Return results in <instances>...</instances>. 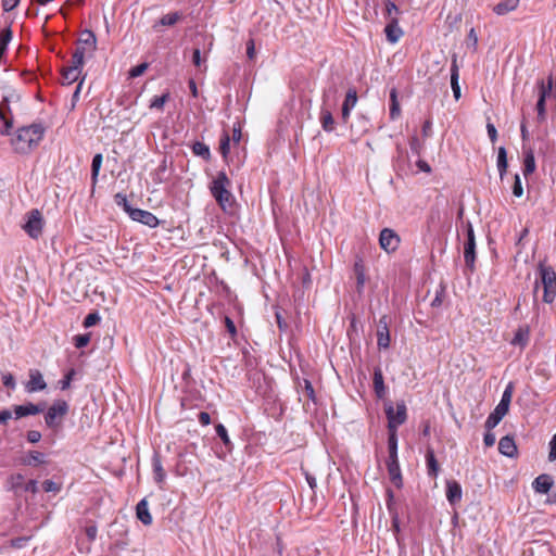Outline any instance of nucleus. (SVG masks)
Segmentation results:
<instances>
[{"label":"nucleus","mask_w":556,"mask_h":556,"mask_svg":"<svg viewBox=\"0 0 556 556\" xmlns=\"http://www.w3.org/2000/svg\"><path fill=\"white\" fill-rule=\"evenodd\" d=\"M45 127L41 124H31L17 129L15 136L11 139V144L15 152L27 153L42 140Z\"/></svg>","instance_id":"1"},{"label":"nucleus","mask_w":556,"mask_h":556,"mask_svg":"<svg viewBox=\"0 0 556 556\" xmlns=\"http://www.w3.org/2000/svg\"><path fill=\"white\" fill-rule=\"evenodd\" d=\"M229 187L230 180L225 172H218L210 186L212 195L224 211L233 204V197Z\"/></svg>","instance_id":"2"},{"label":"nucleus","mask_w":556,"mask_h":556,"mask_svg":"<svg viewBox=\"0 0 556 556\" xmlns=\"http://www.w3.org/2000/svg\"><path fill=\"white\" fill-rule=\"evenodd\" d=\"M541 285L543 286V302L551 304L556 298V273L553 267L539 264Z\"/></svg>","instance_id":"3"},{"label":"nucleus","mask_w":556,"mask_h":556,"mask_svg":"<svg viewBox=\"0 0 556 556\" xmlns=\"http://www.w3.org/2000/svg\"><path fill=\"white\" fill-rule=\"evenodd\" d=\"M70 406L66 401L58 400L48 408L45 415V422L48 428L56 431L61 428L64 417L67 415Z\"/></svg>","instance_id":"4"},{"label":"nucleus","mask_w":556,"mask_h":556,"mask_svg":"<svg viewBox=\"0 0 556 556\" xmlns=\"http://www.w3.org/2000/svg\"><path fill=\"white\" fill-rule=\"evenodd\" d=\"M384 412L388 419L389 432H397L399 426L403 425L407 419V408L405 402H396L395 408L392 404H387Z\"/></svg>","instance_id":"5"},{"label":"nucleus","mask_w":556,"mask_h":556,"mask_svg":"<svg viewBox=\"0 0 556 556\" xmlns=\"http://www.w3.org/2000/svg\"><path fill=\"white\" fill-rule=\"evenodd\" d=\"M43 218L39 210L34 208L27 213V220L23 226L25 232L33 239H38L42 233Z\"/></svg>","instance_id":"6"},{"label":"nucleus","mask_w":556,"mask_h":556,"mask_svg":"<svg viewBox=\"0 0 556 556\" xmlns=\"http://www.w3.org/2000/svg\"><path fill=\"white\" fill-rule=\"evenodd\" d=\"M467 240L464 244V260L465 264L471 270L475 269L476 262V237L471 223H467Z\"/></svg>","instance_id":"7"},{"label":"nucleus","mask_w":556,"mask_h":556,"mask_svg":"<svg viewBox=\"0 0 556 556\" xmlns=\"http://www.w3.org/2000/svg\"><path fill=\"white\" fill-rule=\"evenodd\" d=\"M401 239L400 236L391 228H383L379 235V244L387 253L397 250Z\"/></svg>","instance_id":"8"},{"label":"nucleus","mask_w":556,"mask_h":556,"mask_svg":"<svg viewBox=\"0 0 556 556\" xmlns=\"http://www.w3.org/2000/svg\"><path fill=\"white\" fill-rule=\"evenodd\" d=\"M28 376L29 380L25 383V390L28 393L39 392L47 388L43 376L38 369H29Z\"/></svg>","instance_id":"9"},{"label":"nucleus","mask_w":556,"mask_h":556,"mask_svg":"<svg viewBox=\"0 0 556 556\" xmlns=\"http://www.w3.org/2000/svg\"><path fill=\"white\" fill-rule=\"evenodd\" d=\"M129 217L135 222L149 226L150 228H155L160 223L153 213L141 208L131 210L129 212Z\"/></svg>","instance_id":"10"},{"label":"nucleus","mask_w":556,"mask_h":556,"mask_svg":"<svg viewBox=\"0 0 556 556\" xmlns=\"http://www.w3.org/2000/svg\"><path fill=\"white\" fill-rule=\"evenodd\" d=\"M390 331L387 316L379 319L377 331V344L379 349H388L390 346Z\"/></svg>","instance_id":"11"},{"label":"nucleus","mask_w":556,"mask_h":556,"mask_svg":"<svg viewBox=\"0 0 556 556\" xmlns=\"http://www.w3.org/2000/svg\"><path fill=\"white\" fill-rule=\"evenodd\" d=\"M45 406H46L45 403H39V404L27 403L24 405H16V406H14L15 418L18 419V418L26 417L29 415H37L39 413H42L45 410Z\"/></svg>","instance_id":"12"},{"label":"nucleus","mask_w":556,"mask_h":556,"mask_svg":"<svg viewBox=\"0 0 556 556\" xmlns=\"http://www.w3.org/2000/svg\"><path fill=\"white\" fill-rule=\"evenodd\" d=\"M509 408L497 404L494 410L489 415V417L485 420L484 427L486 430H492L495 428L501 420L505 417V415L508 413Z\"/></svg>","instance_id":"13"},{"label":"nucleus","mask_w":556,"mask_h":556,"mask_svg":"<svg viewBox=\"0 0 556 556\" xmlns=\"http://www.w3.org/2000/svg\"><path fill=\"white\" fill-rule=\"evenodd\" d=\"M498 451L504 456H507L509 458H514L517 456L518 450L517 445L515 443V440L510 435H505L501 438L498 442Z\"/></svg>","instance_id":"14"},{"label":"nucleus","mask_w":556,"mask_h":556,"mask_svg":"<svg viewBox=\"0 0 556 556\" xmlns=\"http://www.w3.org/2000/svg\"><path fill=\"white\" fill-rule=\"evenodd\" d=\"M384 33L389 42L396 43L404 35V31L399 26V18H392L391 22H388Z\"/></svg>","instance_id":"15"},{"label":"nucleus","mask_w":556,"mask_h":556,"mask_svg":"<svg viewBox=\"0 0 556 556\" xmlns=\"http://www.w3.org/2000/svg\"><path fill=\"white\" fill-rule=\"evenodd\" d=\"M339 89L334 80H331L323 92V106L331 108L337 104Z\"/></svg>","instance_id":"16"},{"label":"nucleus","mask_w":556,"mask_h":556,"mask_svg":"<svg viewBox=\"0 0 556 556\" xmlns=\"http://www.w3.org/2000/svg\"><path fill=\"white\" fill-rule=\"evenodd\" d=\"M353 271L356 278V290L358 293H362L366 282V269L364 262L361 257H356L353 266Z\"/></svg>","instance_id":"17"},{"label":"nucleus","mask_w":556,"mask_h":556,"mask_svg":"<svg viewBox=\"0 0 556 556\" xmlns=\"http://www.w3.org/2000/svg\"><path fill=\"white\" fill-rule=\"evenodd\" d=\"M554 481L551 476L543 473L536 477L532 483L536 493L546 494L552 489Z\"/></svg>","instance_id":"18"},{"label":"nucleus","mask_w":556,"mask_h":556,"mask_svg":"<svg viewBox=\"0 0 556 556\" xmlns=\"http://www.w3.org/2000/svg\"><path fill=\"white\" fill-rule=\"evenodd\" d=\"M462 495L463 492L460 484L455 480H448L446 482V498L450 504L453 505L460 502Z\"/></svg>","instance_id":"19"},{"label":"nucleus","mask_w":556,"mask_h":556,"mask_svg":"<svg viewBox=\"0 0 556 556\" xmlns=\"http://www.w3.org/2000/svg\"><path fill=\"white\" fill-rule=\"evenodd\" d=\"M459 67L457 65V58L456 55L452 59V65H451V86L453 90L454 98L458 100L460 98V87H459Z\"/></svg>","instance_id":"20"},{"label":"nucleus","mask_w":556,"mask_h":556,"mask_svg":"<svg viewBox=\"0 0 556 556\" xmlns=\"http://www.w3.org/2000/svg\"><path fill=\"white\" fill-rule=\"evenodd\" d=\"M387 468L389 472L390 480L396 488H401L402 482V475L400 469L399 459L393 460H387Z\"/></svg>","instance_id":"21"},{"label":"nucleus","mask_w":556,"mask_h":556,"mask_svg":"<svg viewBox=\"0 0 556 556\" xmlns=\"http://www.w3.org/2000/svg\"><path fill=\"white\" fill-rule=\"evenodd\" d=\"M137 518L144 525L150 526L153 521L149 511L147 498H142L136 506Z\"/></svg>","instance_id":"22"},{"label":"nucleus","mask_w":556,"mask_h":556,"mask_svg":"<svg viewBox=\"0 0 556 556\" xmlns=\"http://www.w3.org/2000/svg\"><path fill=\"white\" fill-rule=\"evenodd\" d=\"M77 45L86 47L89 52H93L97 49V37L93 31L91 30H84L81 33L80 38L78 39Z\"/></svg>","instance_id":"23"},{"label":"nucleus","mask_w":556,"mask_h":556,"mask_svg":"<svg viewBox=\"0 0 556 556\" xmlns=\"http://www.w3.org/2000/svg\"><path fill=\"white\" fill-rule=\"evenodd\" d=\"M320 124L325 131L331 132L334 129V119L330 108L321 106L320 110Z\"/></svg>","instance_id":"24"},{"label":"nucleus","mask_w":556,"mask_h":556,"mask_svg":"<svg viewBox=\"0 0 556 556\" xmlns=\"http://www.w3.org/2000/svg\"><path fill=\"white\" fill-rule=\"evenodd\" d=\"M374 390L379 399L386 395V386L383 375L380 368H375L374 371Z\"/></svg>","instance_id":"25"},{"label":"nucleus","mask_w":556,"mask_h":556,"mask_svg":"<svg viewBox=\"0 0 556 556\" xmlns=\"http://www.w3.org/2000/svg\"><path fill=\"white\" fill-rule=\"evenodd\" d=\"M520 0H504L500 3H497L493 11L497 15H505L514 10L517 9Z\"/></svg>","instance_id":"26"},{"label":"nucleus","mask_w":556,"mask_h":556,"mask_svg":"<svg viewBox=\"0 0 556 556\" xmlns=\"http://www.w3.org/2000/svg\"><path fill=\"white\" fill-rule=\"evenodd\" d=\"M426 463H427L428 475L430 477L435 478L439 473L440 468H439V464L435 459L434 452L430 447L427 450V453H426Z\"/></svg>","instance_id":"27"},{"label":"nucleus","mask_w":556,"mask_h":556,"mask_svg":"<svg viewBox=\"0 0 556 556\" xmlns=\"http://www.w3.org/2000/svg\"><path fill=\"white\" fill-rule=\"evenodd\" d=\"M152 466H153L155 482L159 484L163 483L166 478V473L162 466L161 458L157 454H154V456L152 458Z\"/></svg>","instance_id":"28"},{"label":"nucleus","mask_w":556,"mask_h":556,"mask_svg":"<svg viewBox=\"0 0 556 556\" xmlns=\"http://www.w3.org/2000/svg\"><path fill=\"white\" fill-rule=\"evenodd\" d=\"M401 114L400 103L397 100V90L392 88L390 91V117L396 119Z\"/></svg>","instance_id":"29"},{"label":"nucleus","mask_w":556,"mask_h":556,"mask_svg":"<svg viewBox=\"0 0 556 556\" xmlns=\"http://www.w3.org/2000/svg\"><path fill=\"white\" fill-rule=\"evenodd\" d=\"M103 155L101 153L94 154L91 163V184L94 187L98 182V176L101 169Z\"/></svg>","instance_id":"30"},{"label":"nucleus","mask_w":556,"mask_h":556,"mask_svg":"<svg viewBox=\"0 0 556 556\" xmlns=\"http://www.w3.org/2000/svg\"><path fill=\"white\" fill-rule=\"evenodd\" d=\"M535 170V159L532 150L525 152L523 175L527 177Z\"/></svg>","instance_id":"31"},{"label":"nucleus","mask_w":556,"mask_h":556,"mask_svg":"<svg viewBox=\"0 0 556 556\" xmlns=\"http://www.w3.org/2000/svg\"><path fill=\"white\" fill-rule=\"evenodd\" d=\"M507 166H508V164H507L506 149L504 147H500L498 152H497V169H498L501 179H503L504 175L506 174Z\"/></svg>","instance_id":"32"},{"label":"nucleus","mask_w":556,"mask_h":556,"mask_svg":"<svg viewBox=\"0 0 556 556\" xmlns=\"http://www.w3.org/2000/svg\"><path fill=\"white\" fill-rule=\"evenodd\" d=\"M388 450L389 457L387 460L397 459V432H389Z\"/></svg>","instance_id":"33"},{"label":"nucleus","mask_w":556,"mask_h":556,"mask_svg":"<svg viewBox=\"0 0 556 556\" xmlns=\"http://www.w3.org/2000/svg\"><path fill=\"white\" fill-rule=\"evenodd\" d=\"M191 149L195 155L201 156L203 160L208 161L211 159L210 148L204 142L195 141Z\"/></svg>","instance_id":"34"},{"label":"nucleus","mask_w":556,"mask_h":556,"mask_svg":"<svg viewBox=\"0 0 556 556\" xmlns=\"http://www.w3.org/2000/svg\"><path fill=\"white\" fill-rule=\"evenodd\" d=\"M538 87L539 98L546 100V98L551 94L553 89V76H548L546 83L543 79L539 80Z\"/></svg>","instance_id":"35"},{"label":"nucleus","mask_w":556,"mask_h":556,"mask_svg":"<svg viewBox=\"0 0 556 556\" xmlns=\"http://www.w3.org/2000/svg\"><path fill=\"white\" fill-rule=\"evenodd\" d=\"M181 18H182V15L179 12H172V13H168V14H165L164 16H162V18L159 21V23L155 24L153 27L155 29H157L159 24L162 26H173Z\"/></svg>","instance_id":"36"},{"label":"nucleus","mask_w":556,"mask_h":556,"mask_svg":"<svg viewBox=\"0 0 556 556\" xmlns=\"http://www.w3.org/2000/svg\"><path fill=\"white\" fill-rule=\"evenodd\" d=\"M81 72L78 70H75V67L67 66L63 70L62 76H63V83L71 85L78 80Z\"/></svg>","instance_id":"37"},{"label":"nucleus","mask_w":556,"mask_h":556,"mask_svg":"<svg viewBox=\"0 0 556 556\" xmlns=\"http://www.w3.org/2000/svg\"><path fill=\"white\" fill-rule=\"evenodd\" d=\"M219 152L224 160H227L230 152V137L228 132L224 131L219 139Z\"/></svg>","instance_id":"38"},{"label":"nucleus","mask_w":556,"mask_h":556,"mask_svg":"<svg viewBox=\"0 0 556 556\" xmlns=\"http://www.w3.org/2000/svg\"><path fill=\"white\" fill-rule=\"evenodd\" d=\"M9 489L14 491L15 493L24 486V476L22 473L12 475L9 480Z\"/></svg>","instance_id":"39"},{"label":"nucleus","mask_w":556,"mask_h":556,"mask_svg":"<svg viewBox=\"0 0 556 556\" xmlns=\"http://www.w3.org/2000/svg\"><path fill=\"white\" fill-rule=\"evenodd\" d=\"M12 36L11 27L3 28L0 31V51L5 52L9 42L12 40Z\"/></svg>","instance_id":"40"},{"label":"nucleus","mask_w":556,"mask_h":556,"mask_svg":"<svg viewBox=\"0 0 556 556\" xmlns=\"http://www.w3.org/2000/svg\"><path fill=\"white\" fill-rule=\"evenodd\" d=\"M400 14V10L397 8V5L391 1V0H387L386 1V18L388 20V22H391L392 18H399L397 15Z\"/></svg>","instance_id":"41"},{"label":"nucleus","mask_w":556,"mask_h":556,"mask_svg":"<svg viewBox=\"0 0 556 556\" xmlns=\"http://www.w3.org/2000/svg\"><path fill=\"white\" fill-rule=\"evenodd\" d=\"M45 463V455L38 451H31L25 464L28 466H37Z\"/></svg>","instance_id":"42"},{"label":"nucleus","mask_w":556,"mask_h":556,"mask_svg":"<svg viewBox=\"0 0 556 556\" xmlns=\"http://www.w3.org/2000/svg\"><path fill=\"white\" fill-rule=\"evenodd\" d=\"M357 103V92L354 88L348 90L342 106L353 109Z\"/></svg>","instance_id":"43"},{"label":"nucleus","mask_w":556,"mask_h":556,"mask_svg":"<svg viewBox=\"0 0 556 556\" xmlns=\"http://www.w3.org/2000/svg\"><path fill=\"white\" fill-rule=\"evenodd\" d=\"M12 128V118L8 115V112L0 116V134L9 135Z\"/></svg>","instance_id":"44"},{"label":"nucleus","mask_w":556,"mask_h":556,"mask_svg":"<svg viewBox=\"0 0 556 556\" xmlns=\"http://www.w3.org/2000/svg\"><path fill=\"white\" fill-rule=\"evenodd\" d=\"M513 390H514V386L511 382H509L507 384L506 389L504 390V392L502 394V399L498 404L504 405L509 408V405L511 402V396H513Z\"/></svg>","instance_id":"45"},{"label":"nucleus","mask_w":556,"mask_h":556,"mask_svg":"<svg viewBox=\"0 0 556 556\" xmlns=\"http://www.w3.org/2000/svg\"><path fill=\"white\" fill-rule=\"evenodd\" d=\"M168 98H169V93L154 97L150 103V108L156 109V110H162L165 102L168 100Z\"/></svg>","instance_id":"46"},{"label":"nucleus","mask_w":556,"mask_h":556,"mask_svg":"<svg viewBox=\"0 0 556 556\" xmlns=\"http://www.w3.org/2000/svg\"><path fill=\"white\" fill-rule=\"evenodd\" d=\"M216 433L226 446H229L231 444L227 429L224 427V425L218 424L216 426Z\"/></svg>","instance_id":"47"},{"label":"nucleus","mask_w":556,"mask_h":556,"mask_svg":"<svg viewBox=\"0 0 556 556\" xmlns=\"http://www.w3.org/2000/svg\"><path fill=\"white\" fill-rule=\"evenodd\" d=\"M100 315L97 312L88 314L84 319V327L89 328L97 325L100 321Z\"/></svg>","instance_id":"48"},{"label":"nucleus","mask_w":556,"mask_h":556,"mask_svg":"<svg viewBox=\"0 0 556 556\" xmlns=\"http://www.w3.org/2000/svg\"><path fill=\"white\" fill-rule=\"evenodd\" d=\"M149 67V64L148 63H141V64H138L137 66L132 67L130 71H129V77L130 78H136V77H139L141 76Z\"/></svg>","instance_id":"49"},{"label":"nucleus","mask_w":556,"mask_h":556,"mask_svg":"<svg viewBox=\"0 0 556 556\" xmlns=\"http://www.w3.org/2000/svg\"><path fill=\"white\" fill-rule=\"evenodd\" d=\"M114 199H115L116 204L119 205V206H123L124 210L128 214H129V212L131 210H134V207H131L130 204L128 203V200H127L126 195H124L122 193H117V194H115Z\"/></svg>","instance_id":"50"},{"label":"nucleus","mask_w":556,"mask_h":556,"mask_svg":"<svg viewBox=\"0 0 556 556\" xmlns=\"http://www.w3.org/2000/svg\"><path fill=\"white\" fill-rule=\"evenodd\" d=\"M546 100L539 98L536 102V111H538V119L540 122H544L546 118V109H545Z\"/></svg>","instance_id":"51"},{"label":"nucleus","mask_w":556,"mask_h":556,"mask_svg":"<svg viewBox=\"0 0 556 556\" xmlns=\"http://www.w3.org/2000/svg\"><path fill=\"white\" fill-rule=\"evenodd\" d=\"M90 342V334H78L74 338V344L77 349L85 348Z\"/></svg>","instance_id":"52"},{"label":"nucleus","mask_w":556,"mask_h":556,"mask_svg":"<svg viewBox=\"0 0 556 556\" xmlns=\"http://www.w3.org/2000/svg\"><path fill=\"white\" fill-rule=\"evenodd\" d=\"M74 376H75L74 369H71L67 371V374L64 376V378L59 381L61 390H66L71 387V382H72Z\"/></svg>","instance_id":"53"},{"label":"nucleus","mask_w":556,"mask_h":556,"mask_svg":"<svg viewBox=\"0 0 556 556\" xmlns=\"http://www.w3.org/2000/svg\"><path fill=\"white\" fill-rule=\"evenodd\" d=\"M513 194L517 198H520L523 194L521 179L518 174L515 175L514 185H513Z\"/></svg>","instance_id":"54"},{"label":"nucleus","mask_w":556,"mask_h":556,"mask_svg":"<svg viewBox=\"0 0 556 556\" xmlns=\"http://www.w3.org/2000/svg\"><path fill=\"white\" fill-rule=\"evenodd\" d=\"M42 489L47 493H49V492L58 493L61 490V485L55 483L52 480H46L42 483Z\"/></svg>","instance_id":"55"},{"label":"nucleus","mask_w":556,"mask_h":556,"mask_svg":"<svg viewBox=\"0 0 556 556\" xmlns=\"http://www.w3.org/2000/svg\"><path fill=\"white\" fill-rule=\"evenodd\" d=\"M68 66L75 67V70H78L81 72L83 66H84V59L81 56H78V54H73L71 64Z\"/></svg>","instance_id":"56"},{"label":"nucleus","mask_w":556,"mask_h":556,"mask_svg":"<svg viewBox=\"0 0 556 556\" xmlns=\"http://www.w3.org/2000/svg\"><path fill=\"white\" fill-rule=\"evenodd\" d=\"M2 382L7 388L10 389H14L16 386L13 375L10 372L2 374Z\"/></svg>","instance_id":"57"},{"label":"nucleus","mask_w":556,"mask_h":556,"mask_svg":"<svg viewBox=\"0 0 556 556\" xmlns=\"http://www.w3.org/2000/svg\"><path fill=\"white\" fill-rule=\"evenodd\" d=\"M548 460L549 462L556 460V433L552 437V439L549 441Z\"/></svg>","instance_id":"58"},{"label":"nucleus","mask_w":556,"mask_h":556,"mask_svg":"<svg viewBox=\"0 0 556 556\" xmlns=\"http://www.w3.org/2000/svg\"><path fill=\"white\" fill-rule=\"evenodd\" d=\"M192 63L197 67H201L203 63H205V60H202L201 58V50L200 48H195L192 53Z\"/></svg>","instance_id":"59"},{"label":"nucleus","mask_w":556,"mask_h":556,"mask_svg":"<svg viewBox=\"0 0 556 556\" xmlns=\"http://www.w3.org/2000/svg\"><path fill=\"white\" fill-rule=\"evenodd\" d=\"M444 288L441 287L440 290L437 291V294L434 296V299L431 301V306L432 307H439L441 306L442 302H443V294H444Z\"/></svg>","instance_id":"60"},{"label":"nucleus","mask_w":556,"mask_h":556,"mask_svg":"<svg viewBox=\"0 0 556 556\" xmlns=\"http://www.w3.org/2000/svg\"><path fill=\"white\" fill-rule=\"evenodd\" d=\"M26 438H27V441H28L29 443L35 444V443H37V442H39V441H40V439H41V433H40L39 431H37V430H29V431L27 432Z\"/></svg>","instance_id":"61"},{"label":"nucleus","mask_w":556,"mask_h":556,"mask_svg":"<svg viewBox=\"0 0 556 556\" xmlns=\"http://www.w3.org/2000/svg\"><path fill=\"white\" fill-rule=\"evenodd\" d=\"M20 0H2V9L4 12H10L17 7Z\"/></svg>","instance_id":"62"},{"label":"nucleus","mask_w":556,"mask_h":556,"mask_svg":"<svg viewBox=\"0 0 556 556\" xmlns=\"http://www.w3.org/2000/svg\"><path fill=\"white\" fill-rule=\"evenodd\" d=\"M224 321L228 332L231 334V337H235L237 334V328L233 320L230 317L226 316Z\"/></svg>","instance_id":"63"},{"label":"nucleus","mask_w":556,"mask_h":556,"mask_svg":"<svg viewBox=\"0 0 556 556\" xmlns=\"http://www.w3.org/2000/svg\"><path fill=\"white\" fill-rule=\"evenodd\" d=\"M483 442L486 447H491L495 443V434L491 430H486L483 437Z\"/></svg>","instance_id":"64"}]
</instances>
